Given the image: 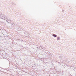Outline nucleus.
Here are the masks:
<instances>
[{
	"label": "nucleus",
	"instance_id": "2",
	"mask_svg": "<svg viewBox=\"0 0 76 76\" xmlns=\"http://www.w3.org/2000/svg\"><path fill=\"white\" fill-rule=\"evenodd\" d=\"M57 39H58V40H60V38L57 37Z\"/></svg>",
	"mask_w": 76,
	"mask_h": 76
},
{
	"label": "nucleus",
	"instance_id": "1",
	"mask_svg": "<svg viewBox=\"0 0 76 76\" xmlns=\"http://www.w3.org/2000/svg\"><path fill=\"white\" fill-rule=\"evenodd\" d=\"M53 36L54 37H57V35H56L55 34H53Z\"/></svg>",
	"mask_w": 76,
	"mask_h": 76
}]
</instances>
